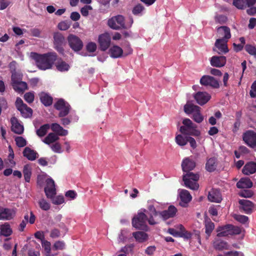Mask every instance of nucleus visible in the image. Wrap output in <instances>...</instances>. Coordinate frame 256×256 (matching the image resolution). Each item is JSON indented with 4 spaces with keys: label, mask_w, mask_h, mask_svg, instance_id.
Here are the masks:
<instances>
[{
    "label": "nucleus",
    "mask_w": 256,
    "mask_h": 256,
    "mask_svg": "<svg viewBox=\"0 0 256 256\" xmlns=\"http://www.w3.org/2000/svg\"><path fill=\"white\" fill-rule=\"evenodd\" d=\"M200 106L188 102L184 106V112L188 114H194L196 111H200Z\"/></svg>",
    "instance_id": "35"
},
{
    "label": "nucleus",
    "mask_w": 256,
    "mask_h": 256,
    "mask_svg": "<svg viewBox=\"0 0 256 256\" xmlns=\"http://www.w3.org/2000/svg\"><path fill=\"white\" fill-rule=\"evenodd\" d=\"M179 228V230H178L180 234L178 235V236L184 238L186 239H190L192 237V234L186 230L184 227L182 225L180 224L178 226Z\"/></svg>",
    "instance_id": "41"
},
{
    "label": "nucleus",
    "mask_w": 256,
    "mask_h": 256,
    "mask_svg": "<svg viewBox=\"0 0 256 256\" xmlns=\"http://www.w3.org/2000/svg\"><path fill=\"white\" fill-rule=\"evenodd\" d=\"M192 118L196 122L198 123H200L204 120V117L201 114L200 110L196 111L193 114Z\"/></svg>",
    "instance_id": "55"
},
{
    "label": "nucleus",
    "mask_w": 256,
    "mask_h": 256,
    "mask_svg": "<svg viewBox=\"0 0 256 256\" xmlns=\"http://www.w3.org/2000/svg\"><path fill=\"white\" fill-rule=\"evenodd\" d=\"M13 89L19 94H22L24 92L28 89V86L26 82L22 81L14 82L12 84Z\"/></svg>",
    "instance_id": "29"
},
{
    "label": "nucleus",
    "mask_w": 256,
    "mask_h": 256,
    "mask_svg": "<svg viewBox=\"0 0 256 256\" xmlns=\"http://www.w3.org/2000/svg\"><path fill=\"white\" fill-rule=\"evenodd\" d=\"M233 4L238 9H244L246 8L245 0H233Z\"/></svg>",
    "instance_id": "49"
},
{
    "label": "nucleus",
    "mask_w": 256,
    "mask_h": 256,
    "mask_svg": "<svg viewBox=\"0 0 256 256\" xmlns=\"http://www.w3.org/2000/svg\"><path fill=\"white\" fill-rule=\"evenodd\" d=\"M29 216L28 214H26L24 216V220H23L26 221V222H29L30 224H33L35 222L36 216L32 212H30V217L28 219Z\"/></svg>",
    "instance_id": "57"
},
{
    "label": "nucleus",
    "mask_w": 256,
    "mask_h": 256,
    "mask_svg": "<svg viewBox=\"0 0 256 256\" xmlns=\"http://www.w3.org/2000/svg\"><path fill=\"white\" fill-rule=\"evenodd\" d=\"M59 139V137L55 133L50 132L44 138L43 142L48 144L53 143Z\"/></svg>",
    "instance_id": "42"
},
{
    "label": "nucleus",
    "mask_w": 256,
    "mask_h": 256,
    "mask_svg": "<svg viewBox=\"0 0 256 256\" xmlns=\"http://www.w3.org/2000/svg\"><path fill=\"white\" fill-rule=\"evenodd\" d=\"M244 142L251 148H256V132L252 130H248L242 135Z\"/></svg>",
    "instance_id": "12"
},
{
    "label": "nucleus",
    "mask_w": 256,
    "mask_h": 256,
    "mask_svg": "<svg viewBox=\"0 0 256 256\" xmlns=\"http://www.w3.org/2000/svg\"><path fill=\"white\" fill-rule=\"evenodd\" d=\"M50 128L56 134L60 136H66L68 134V131L63 128L59 124L57 123H52Z\"/></svg>",
    "instance_id": "30"
},
{
    "label": "nucleus",
    "mask_w": 256,
    "mask_h": 256,
    "mask_svg": "<svg viewBox=\"0 0 256 256\" xmlns=\"http://www.w3.org/2000/svg\"><path fill=\"white\" fill-rule=\"evenodd\" d=\"M42 246L44 248V250L46 252V256H50V246L51 244L50 242L47 240H44L42 242Z\"/></svg>",
    "instance_id": "50"
},
{
    "label": "nucleus",
    "mask_w": 256,
    "mask_h": 256,
    "mask_svg": "<svg viewBox=\"0 0 256 256\" xmlns=\"http://www.w3.org/2000/svg\"><path fill=\"white\" fill-rule=\"evenodd\" d=\"M22 75L16 72H12V84L14 82H18L22 81Z\"/></svg>",
    "instance_id": "52"
},
{
    "label": "nucleus",
    "mask_w": 256,
    "mask_h": 256,
    "mask_svg": "<svg viewBox=\"0 0 256 256\" xmlns=\"http://www.w3.org/2000/svg\"><path fill=\"white\" fill-rule=\"evenodd\" d=\"M200 178L198 173H194L191 171L186 172L182 176V180L184 185L188 188L192 190H196L199 188V184L197 182Z\"/></svg>",
    "instance_id": "3"
},
{
    "label": "nucleus",
    "mask_w": 256,
    "mask_h": 256,
    "mask_svg": "<svg viewBox=\"0 0 256 256\" xmlns=\"http://www.w3.org/2000/svg\"><path fill=\"white\" fill-rule=\"evenodd\" d=\"M200 83L204 86H210L214 88H218L220 86L218 82L214 77L205 75L202 77L200 80Z\"/></svg>",
    "instance_id": "15"
},
{
    "label": "nucleus",
    "mask_w": 256,
    "mask_h": 256,
    "mask_svg": "<svg viewBox=\"0 0 256 256\" xmlns=\"http://www.w3.org/2000/svg\"><path fill=\"white\" fill-rule=\"evenodd\" d=\"M181 166L182 171L186 172L193 170L196 166V163L194 160L187 157L182 160Z\"/></svg>",
    "instance_id": "19"
},
{
    "label": "nucleus",
    "mask_w": 256,
    "mask_h": 256,
    "mask_svg": "<svg viewBox=\"0 0 256 256\" xmlns=\"http://www.w3.org/2000/svg\"><path fill=\"white\" fill-rule=\"evenodd\" d=\"M52 204L56 205H59L63 204L64 202V198L62 196H58L56 197L54 196L50 198Z\"/></svg>",
    "instance_id": "54"
},
{
    "label": "nucleus",
    "mask_w": 256,
    "mask_h": 256,
    "mask_svg": "<svg viewBox=\"0 0 256 256\" xmlns=\"http://www.w3.org/2000/svg\"><path fill=\"white\" fill-rule=\"evenodd\" d=\"M92 8L90 5H86L80 9V13L84 16H87L88 15V11L92 10Z\"/></svg>",
    "instance_id": "60"
},
{
    "label": "nucleus",
    "mask_w": 256,
    "mask_h": 256,
    "mask_svg": "<svg viewBox=\"0 0 256 256\" xmlns=\"http://www.w3.org/2000/svg\"><path fill=\"white\" fill-rule=\"evenodd\" d=\"M194 98L196 102L200 106L207 103L210 99L211 96L206 92H198L194 95Z\"/></svg>",
    "instance_id": "17"
},
{
    "label": "nucleus",
    "mask_w": 256,
    "mask_h": 256,
    "mask_svg": "<svg viewBox=\"0 0 256 256\" xmlns=\"http://www.w3.org/2000/svg\"><path fill=\"white\" fill-rule=\"evenodd\" d=\"M224 256H244V254L240 252L230 251L226 252Z\"/></svg>",
    "instance_id": "63"
},
{
    "label": "nucleus",
    "mask_w": 256,
    "mask_h": 256,
    "mask_svg": "<svg viewBox=\"0 0 256 256\" xmlns=\"http://www.w3.org/2000/svg\"><path fill=\"white\" fill-rule=\"evenodd\" d=\"M188 136H183L181 134H178L176 137V142L180 146H184L188 143Z\"/></svg>",
    "instance_id": "45"
},
{
    "label": "nucleus",
    "mask_w": 256,
    "mask_h": 256,
    "mask_svg": "<svg viewBox=\"0 0 256 256\" xmlns=\"http://www.w3.org/2000/svg\"><path fill=\"white\" fill-rule=\"evenodd\" d=\"M38 204L40 208L43 210L47 211L50 208V204L44 198L40 199Z\"/></svg>",
    "instance_id": "46"
},
{
    "label": "nucleus",
    "mask_w": 256,
    "mask_h": 256,
    "mask_svg": "<svg viewBox=\"0 0 256 256\" xmlns=\"http://www.w3.org/2000/svg\"><path fill=\"white\" fill-rule=\"evenodd\" d=\"M148 209L149 211V212L148 213L149 216L148 219V224L150 225H154L156 224L158 222L154 220V217L159 216L160 212L157 211L154 206L152 204L149 205L148 206Z\"/></svg>",
    "instance_id": "22"
},
{
    "label": "nucleus",
    "mask_w": 256,
    "mask_h": 256,
    "mask_svg": "<svg viewBox=\"0 0 256 256\" xmlns=\"http://www.w3.org/2000/svg\"><path fill=\"white\" fill-rule=\"evenodd\" d=\"M0 236H10L12 232L10 226L8 222H5L0 226Z\"/></svg>",
    "instance_id": "34"
},
{
    "label": "nucleus",
    "mask_w": 256,
    "mask_h": 256,
    "mask_svg": "<svg viewBox=\"0 0 256 256\" xmlns=\"http://www.w3.org/2000/svg\"><path fill=\"white\" fill-rule=\"evenodd\" d=\"M226 62V57L224 56H213L210 60V64L214 67L221 68L224 66Z\"/></svg>",
    "instance_id": "21"
},
{
    "label": "nucleus",
    "mask_w": 256,
    "mask_h": 256,
    "mask_svg": "<svg viewBox=\"0 0 256 256\" xmlns=\"http://www.w3.org/2000/svg\"><path fill=\"white\" fill-rule=\"evenodd\" d=\"M206 233L208 238L214 228V224L208 218L205 220Z\"/></svg>",
    "instance_id": "40"
},
{
    "label": "nucleus",
    "mask_w": 256,
    "mask_h": 256,
    "mask_svg": "<svg viewBox=\"0 0 256 256\" xmlns=\"http://www.w3.org/2000/svg\"><path fill=\"white\" fill-rule=\"evenodd\" d=\"M177 211L176 208L171 205L168 207V210L160 212L159 216L163 220H166L170 218H174L176 215Z\"/></svg>",
    "instance_id": "18"
},
{
    "label": "nucleus",
    "mask_w": 256,
    "mask_h": 256,
    "mask_svg": "<svg viewBox=\"0 0 256 256\" xmlns=\"http://www.w3.org/2000/svg\"><path fill=\"white\" fill-rule=\"evenodd\" d=\"M208 198L210 201L214 202H220L222 200V195L219 190L212 188L209 192Z\"/></svg>",
    "instance_id": "23"
},
{
    "label": "nucleus",
    "mask_w": 256,
    "mask_h": 256,
    "mask_svg": "<svg viewBox=\"0 0 256 256\" xmlns=\"http://www.w3.org/2000/svg\"><path fill=\"white\" fill-rule=\"evenodd\" d=\"M30 57L35 60L37 66L42 70L51 68L58 56L54 52H50L44 54H38L32 52Z\"/></svg>",
    "instance_id": "1"
},
{
    "label": "nucleus",
    "mask_w": 256,
    "mask_h": 256,
    "mask_svg": "<svg viewBox=\"0 0 256 256\" xmlns=\"http://www.w3.org/2000/svg\"><path fill=\"white\" fill-rule=\"evenodd\" d=\"M24 98L28 103L31 104L34 100V94L32 92H26L24 96Z\"/></svg>",
    "instance_id": "53"
},
{
    "label": "nucleus",
    "mask_w": 256,
    "mask_h": 256,
    "mask_svg": "<svg viewBox=\"0 0 256 256\" xmlns=\"http://www.w3.org/2000/svg\"><path fill=\"white\" fill-rule=\"evenodd\" d=\"M46 186L44 188V192L48 198H52L56 194V189L54 180L51 178H48L46 181Z\"/></svg>",
    "instance_id": "14"
},
{
    "label": "nucleus",
    "mask_w": 256,
    "mask_h": 256,
    "mask_svg": "<svg viewBox=\"0 0 256 256\" xmlns=\"http://www.w3.org/2000/svg\"><path fill=\"white\" fill-rule=\"evenodd\" d=\"M133 236L136 241L142 242L148 239V234L144 232L138 231L132 233Z\"/></svg>",
    "instance_id": "36"
},
{
    "label": "nucleus",
    "mask_w": 256,
    "mask_h": 256,
    "mask_svg": "<svg viewBox=\"0 0 256 256\" xmlns=\"http://www.w3.org/2000/svg\"><path fill=\"white\" fill-rule=\"evenodd\" d=\"M16 144L18 147L22 148L26 146V140L22 136H17L15 138Z\"/></svg>",
    "instance_id": "56"
},
{
    "label": "nucleus",
    "mask_w": 256,
    "mask_h": 256,
    "mask_svg": "<svg viewBox=\"0 0 256 256\" xmlns=\"http://www.w3.org/2000/svg\"><path fill=\"white\" fill-rule=\"evenodd\" d=\"M23 155L24 157L30 160H34L37 158L38 153L30 148L28 147H26L23 151Z\"/></svg>",
    "instance_id": "33"
},
{
    "label": "nucleus",
    "mask_w": 256,
    "mask_h": 256,
    "mask_svg": "<svg viewBox=\"0 0 256 256\" xmlns=\"http://www.w3.org/2000/svg\"><path fill=\"white\" fill-rule=\"evenodd\" d=\"M238 195L241 197L249 198L252 196L254 192L250 190H244L238 193Z\"/></svg>",
    "instance_id": "48"
},
{
    "label": "nucleus",
    "mask_w": 256,
    "mask_h": 256,
    "mask_svg": "<svg viewBox=\"0 0 256 256\" xmlns=\"http://www.w3.org/2000/svg\"><path fill=\"white\" fill-rule=\"evenodd\" d=\"M10 121L12 123V130L18 134H22L24 130V126L18 122V119L15 117H12Z\"/></svg>",
    "instance_id": "24"
},
{
    "label": "nucleus",
    "mask_w": 256,
    "mask_h": 256,
    "mask_svg": "<svg viewBox=\"0 0 256 256\" xmlns=\"http://www.w3.org/2000/svg\"><path fill=\"white\" fill-rule=\"evenodd\" d=\"M217 32L220 36H222L220 39H225L228 40L231 38L230 28L226 26H221L217 28Z\"/></svg>",
    "instance_id": "28"
},
{
    "label": "nucleus",
    "mask_w": 256,
    "mask_h": 256,
    "mask_svg": "<svg viewBox=\"0 0 256 256\" xmlns=\"http://www.w3.org/2000/svg\"><path fill=\"white\" fill-rule=\"evenodd\" d=\"M148 216L144 212H138L132 219V226L136 229L147 230L148 226L146 222H148Z\"/></svg>",
    "instance_id": "4"
},
{
    "label": "nucleus",
    "mask_w": 256,
    "mask_h": 256,
    "mask_svg": "<svg viewBox=\"0 0 256 256\" xmlns=\"http://www.w3.org/2000/svg\"><path fill=\"white\" fill-rule=\"evenodd\" d=\"M41 102L45 106H48L52 104L53 98L48 94L42 92L39 94Z\"/></svg>",
    "instance_id": "31"
},
{
    "label": "nucleus",
    "mask_w": 256,
    "mask_h": 256,
    "mask_svg": "<svg viewBox=\"0 0 256 256\" xmlns=\"http://www.w3.org/2000/svg\"><path fill=\"white\" fill-rule=\"evenodd\" d=\"M23 174L25 181L29 182L32 176V168L30 165L26 164L24 166Z\"/></svg>",
    "instance_id": "43"
},
{
    "label": "nucleus",
    "mask_w": 256,
    "mask_h": 256,
    "mask_svg": "<svg viewBox=\"0 0 256 256\" xmlns=\"http://www.w3.org/2000/svg\"><path fill=\"white\" fill-rule=\"evenodd\" d=\"M236 187L238 188H250L253 186V183L248 177L241 178L236 183Z\"/></svg>",
    "instance_id": "27"
},
{
    "label": "nucleus",
    "mask_w": 256,
    "mask_h": 256,
    "mask_svg": "<svg viewBox=\"0 0 256 256\" xmlns=\"http://www.w3.org/2000/svg\"><path fill=\"white\" fill-rule=\"evenodd\" d=\"M234 218L236 221L242 224H245L248 222V218L247 216L240 214H234Z\"/></svg>",
    "instance_id": "47"
},
{
    "label": "nucleus",
    "mask_w": 256,
    "mask_h": 256,
    "mask_svg": "<svg viewBox=\"0 0 256 256\" xmlns=\"http://www.w3.org/2000/svg\"><path fill=\"white\" fill-rule=\"evenodd\" d=\"M218 232L217 236L218 237L226 236L228 235L238 234L241 232L240 228L232 224H226L219 227L217 230Z\"/></svg>",
    "instance_id": "5"
},
{
    "label": "nucleus",
    "mask_w": 256,
    "mask_h": 256,
    "mask_svg": "<svg viewBox=\"0 0 256 256\" xmlns=\"http://www.w3.org/2000/svg\"><path fill=\"white\" fill-rule=\"evenodd\" d=\"M228 42V40H225V39H217L212 50L219 54H226L229 50L227 44Z\"/></svg>",
    "instance_id": "13"
},
{
    "label": "nucleus",
    "mask_w": 256,
    "mask_h": 256,
    "mask_svg": "<svg viewBox=\"0 0 256 256\" xmlns=\"http://www.w3.org/2000/svg\"><path fill=\"white\" fill-rule=\"evenodd\" d=\"M215 20L217 23L223 24L227 21V18L224 15H218L215 17Z\"/></svg>",
    "instance_id": "61"
},
{
    "label": "nucleus",
    "mask_w": 256,
    "mask_h": 256,
    "mask_svg": "<svg viewBox=\"0 0 256 256\" xmlns=\"http://www.w3.org/2000/svg\"><path fill=\"white\" fill-rule=\"evenodd\" d=\"M86 50L90 52H93L96 50V45L94 42H90L86 46Z\"/></svg>",
    "instance_id": "62"
},
{
    "label": "nucleus",
    "mask_w": 256,
    "mask_h": 256,
    "mask_svg": "<svg viewBox=\"0 0 256 256\" xmlns=\"http://www.w3.org/2000/svg\"><path fill=\"white\" fill-rule=\"evenodd\" d=\"M239 210L242 212L250 214L256 210V204L248 200H238Z\"/></svg>",
    "instance_id": "10"
},
{
    "label": "nucleus",
    "mask_w": 256,
    "mask_h": 256,
    "mask_svg": "<svg viewBox=\"0 0 256 256\" xmlns=\"http://www.w3.org/2000/svg\"><path fill=\"white\" fill-rule=\"evenodd\" d=\"M108 53L110 57L116 58H120L123 56L124 50L119 46L114 45L109 49Z\"/></svg>",
    "instance_id": "26"
},
{
    "label": "nucleus",
    "mask_w": 256,
    "mask_h": 256,
    "mask_svg": "<svg viewBox=\"0 0 256 256\" xmlns=\"http://www.w3.org/2000/svg\"><path fill=\"white\" fill-rule=\"evenodd\" d=\"M16 109L20 112L22 116L24 118H30L32 116L33 110L24 104L22 99L18 97L15 102Z\"/></svg>",
    "instance_id": "6"
},
{
    "label": "nucleus",
    "mask_w": 256,
    "mask_h": 256,
    "mask_svg": "<svg viewBox=\"0 0 256 256\" xmlns=\"http://www.w3.org/2000/svg\"><path fill=\"white\" fill-rule=\"evenodd\" d=\"M54 48L60 54H64V48L66 44L65 38L64 35L60 32H56L53 34Z\"/></svg>",
    "instance_id": "7"
},
{
    "label": "nucleus",
    "mask_w": 256,
    "mask_h": 256,
    "mask_svg": "<svg viewBox=\"0 0 256 256\" xmlns=\"http://www.w3.org/2000/svg\"><path fill=\"white\" fill-rule=\"evenodd\" d=\"M144 10V6L141 4L136 5L132 9V12L134 15H138Z\"/></svg>",
    "instance_id": "58"
},
{
    "label": "nucleus",
    "mask_w": 256,
    "mask_h": 256,
    "mask_svg": "<svg viewBox=\"0 0 256 256\" xmlns=\"http://www.w3.org/2000/svg\"><path fill=\"white\" fill-rule=\"evenodd\" d=\"M125 20L122 15H118L112 17L108 22V26L112 28L118 30L124 28Z\"/></svg>",
    "instance_id": "11"
},
{
    "label": "nucleus",
    "mask_w": 256,
    "mask_h": 256,
    "mask_svg": "<svg viewBox=\"0 0 256 256\" xmlns=\"http://www.w3.org/2000/svg\"><path fill=\"white\" fill-rule=\"evenodd\" d=\"M55 65L56 69L60 72L68 71L70 68L69 64L61 58L56 63Z\"/></svg>",
    "instance_id": "39"
},
{
    "label": "nucleus",
    "mask_w": 256,
    "mask_h": 256,
    "mask_svg": "<svg viewBox=\"0 0 256 256\" xmlns=\"http://www.w3.org/2000/svg\"><path fill=\"white\" fill-rule=\"evenodd\" d=\"M65 244L62 241H57L56 242L53 246V249L56 250H62L64 248Z\"/></svg>",
    "instance_id": "59"
},
{
    "label": "nucleus",
    "mask_w": 256,
    "mask_h": 256,
    "mask_svg": "<svg viewBox=\"0 0 256 256\" xmlns=\"http://www.w3.org/2000/svg\"><path fill=\"white\" fill-rule=\"evenodd\" d=\"M3 213L4 220H10L12 219L16 215V211L14 209L4 208V207Z\"/></svg>",
    "instance_id": "38"
},
{
    "label": "nucleus",
    "mask_w": 256,
    "mask_h": 256,
    "mask_svg": "<svg viewBox=\"0 0 256 256\" xmlns=\"http://www.w3.org/2000/svg\"><path fill=\"white\" fill-rule=\"evenodd\" d=\"M50 128V125L49 124H44L36 130V134L40 137H42L46 134Z\"/></svg>",
    "instance_id": "44"
},
{
    "label": "nucleus",
    "mask_w": 256,
    "mask_h": 256,
    "mask_svg": "<svg viewBox=\"0 0 256 256\" xmlns=\"http://www.w3.org/2000/svg\"><path fill=\"white\" fill-rule=\"evenodd\" d=\"M242 172L246 176L255 173L256 172V162H247L243 167Z\"/></svg>",
    "instance_id": "25"
},
{
    "label": "nucleus",
    "mask_w": 256,
    "mask_h": 256,
    "mask_svg": "<svg viewBox=\"0 0 256 256\" xmlns=\"http://www.w3.org/2000/svg\"><path fill=\"white\" fill-rule=\"evenodd\" d=\"M246 51L252 56H256V48L252 45L247 44L244 46Z\"/></svg>",
    "instance_id": "51"
},
{
    "label": "nucleus",
    "mask_w": 256,
    "mask_h": 256,
    "mask_svg": "<svg viewBox=\"0 0 256 256\" xmlns=\"http://www.w3.org/2000/svg\"><path fill=\"white\" fill-rule=\"evenodd\" d=\"M250 94L252 98L256 96V80L253 82L251 86V90H250Z\"/></svg>",
    "instance_id": "64"
},
{
    "label": "nucleus",
    "mask_w": 256,
    "mask_h": 256,
    "mask_svg": "<svg viewBox=\"0 0 256 256\" xmlns=\"http://www.w3.org/2000/svg\"><path fill=\"white\" fill-rule=\"evenodd\" d=\"M182 124L184 126L180 127V131L183 134L194 136H198L200 134V131L196 129V124H194L190 119L188 118L184 119Z\"/></svg>",
    "instance_id": "2"
},
{
    "label": "nucleus",
    "mask_w": 256,
    "mask_h": 256,
    "mask_svg": "<svg viewBox=\"0 0 256 256\" xmlns=\"http://www.w3.org/2000/svg\"><path fill=\"white\" fill-rule=\"evenodd\" d=\"M217 165L216 158L214 157L210 158L206 162V169L208 172H212L216 170Z\"/></svg>",
    "instance_id": "32"
},
{
    "label": "nucleus",
    "mask_w": 256,
    "mask_h": 256,
    "mask_svg": "<svg viewBox=\"0 0 256 256\" xmlns=\"http://www.w3.org/2000/svg\"><path fill=\"white\" fill-rule=\"evenodd\" d=\"M54 108L60 111L58 116L63 118L66 116L71 109L70 104L63 99H59L54 104Z\"/></svg>",
    "instance_id": "9"
},
{
    "label": "nucleus",
    "mask_w": 256,
    "mask_h": 256,
    "mask_svg": "<svg viewBox=\"0 0 256 256\" xmlns=\"http://www.w3.org/2000/svg\"><path fill=\"white\" fill-rule=\"evenodd\" d=\"M67 40L69 46L74 52H78L83 48L84 44L80 38L74 34H70Z\"/></svg>",
    "instance_id": "8"
},
{
    "label": "nucleus",
    "mask_w": 256,
    "mask_h": 256,
    "mask_svg": "<svg viewBox=\"0 0 256 256\" xmlns=\"http://www.w3.org/2000/svg\"><path fill=\"white\" fill-rule=\"evenodd\" d=\"M214 247L216 250H228L229 246L226 242L221 240H216L214 242Z\"/></svg>",
    "instance_id": "37"
},
{
    "label": "nucleus",
    "mask_w": 256,
    "mask_h": 256,
    "mask_svg": "<svg viewBox=\"0 0 256 256\" xmlns=\"http://www.w3.org/2000/svg\"><path fill=\"white\" fill-rule=\"evenodd\" d=\"M180 205L182 207H186L188 204L190 202L192 196L189 192L186 190H182L180 192Z\"/></svg>",
    "instance_id": "20"
},
{
    "label": "nucleus",
    "mask_w": 256,
    "mask_h": 256,
    "mask_svg": "<svg viewBox=\"0 0 256 256\" xmlns=\"http://www.w3.org/2000/svg\"><path fill=\"white\" fill-rule=\"evenodd\" d=\"M111 38L108 34L105 33L99 36L98 43L100 49L102 51H106L110 47Z\"/></svg>",
    "instance_id": "16"
}]
</instances>
